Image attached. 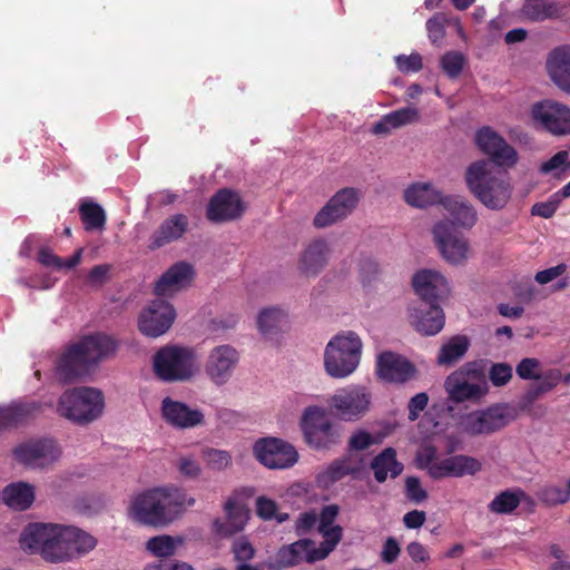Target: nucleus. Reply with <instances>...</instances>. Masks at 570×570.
<instances>
[{
	"mask_svg": "<svg viewBox=\"0 0 570 570\" xmlns=\"http://www.w3.org/2000/svg\"><path fill=\"white\" fill-rule=\"evenodd\" d=\"M244 212L245 204L238 193L222 188L210 197L206 217L209 222L219 224L238 219Z\"/></svg>",
	"mask_w": 570,
	"mask_h": 570,
	"instance_id": "dca6fc26",
	"label": "nucleus"
},
{
	"mask_svg": "<svg viewBox=\"0 0 570 570\" xmlns=\"http://www.w3.org/2000/svg\"><path fill=\"white\" fill-rule=\"evenodd\" d=\"M450 462L454 470V478L474 475L482 468V464L478 459L464 454L450 456Z\"/></svg>",
	"mask_w": 570,
	"mask_h": 570,
	"instance_id": "8fccbe9b",
	"label": "nucleus"
},
{
	"mask_svg": "<svg viewBox=\"0 0 570 570\" xmlns=\"http://www.w3.org/2000/svg\"><path fill=\"white\" fill-rule=\"evenodd\" d=\"M530 116L538 128L552 136L570 135V107L562 102L552 99L537 101L531 106Z\"/></svg>",
	"mask_w": 570,
	"mask_h": 570,
	"instance_id": "0eeeda50",
	"label": "nucleus"
},
{
	"mask_svg": "<svg viewBox=\"0 0 570 570\" xmlns=\"http://www.w3.org/2000/svg\"><path fill=\"white\" fill-rule=\"evenodd\" d=\"M163 417L167 423L179 429H189L204 422L202 411L190 409L187 404L165 397L161 402Z\"/></svg>",
	"mask_w": 570,
	"mask_h": 570,
	"instance_id": "393cba45",
	"label": "nucleus"
},
{
	"mask_svg": "<svg viewBox=\"0 0 570 570\" xmlns=\"http://www.w3.org/2000/svg\"><path fill=\"white\" fill-rule=\"evenodd\" d=\"M363 468V458L354 453H346L333 460L323 470L317 472L315 483L320 489H330L346 476H352L353 479L358 478Z\"/></svg>",
	"mask_w": 570,
	"mask_h": 570,
	"instance_id": "a211bd4d",
	"label": "nucleus"
},
{
	"mask_svg": "<svg viewBox=\"0 0 570 570\" xmlns=\"http://www.w3.org/2000/svg\"><path fill=\"white\" fill-rule=\"evenodd\" d=\"M514 419V411L510 405L497 403L462 415L460 428L471 436L490 435L508 426Z\"/></svg>",
	"mask_w": 570,
	"mask_h": 570,
	"instance_id": "423d86ee",
	"label": "nucleus"
},
{
	"mask_svg": "<svg viewBox=\"0 0 570 570\" xmlns=\"http://www.w3.org/2000/svg\"><path fill=\"white\" fill-rule=\"evenodd\" d=\"M66 528V525L55 524L51 533L53 539H49L47 547L42 550V558L46 561L57 563L70 560Z\"/></svg>",
	"mask_w": 570,
	"mask_h": 570,
	"instance_id": "58836bf2",
	"label": "nucleus"
},
{
	"mask_svg": "<svg viewBox=\"0 0 570 570\" xmlns=\"http://www.w3.org/2000/svg\"><path fill=\"white\" fill-rule=\"evenodd\" d=\"M340 513V507L337 504H327L324 505L317 514V530L322 534L323 538H327V535L338 534L340 540L343 537V528L338 524H334Z\"/></svg>",
	"mask_w": 570,
	"mask_h": 570,
	"instance_id": "a18cd8bd",
	"label": "nucleus"
},
{
	"mask_svg": "<svg viewBox=\"0 0 570 570\" xmlns=\"http://www.w3.org/2000/svg\"><path fill=\"white\" fill-rule=\"evenodd\" d=\"M445 196L431 183H414L404 190V200L416 208H426L436 204L443 205Z\"/></svg>",
	"mask_w": 570,
	"mask_h": 570,
	"instance_id": "f704fd0d",
	"label": "nucleus"
},
{
	"mask_svg": "<svg viewBox=\"0 0 570 570\" xmlns=\"http://www.w3.org/2000/svg\"><path fill=\"white\" fill-rule=\"evenodd\" d=\"M429 403V396L425 392H421L415 394L410 399L407 409H409V420L415 421L419 419L420 413L426 407Z\"/></svg>",
	"mask_w": 570,
	"mask_h": 570,
	"instance_id": "338daca9",
	"label": "nucleus"
},
{
	"mask_svg": "<svg viewBox=\"0 0 570 570\" xmlns=\"http://www.w3.org/2000/svg\"><path fill=\"white\" fill-rule=\"evenodd\" d=\"M406 497L416 503L428 498L426 491L421 487V482L415 476H409L405 480Z\"/></svg>",
	"mask_w": 570,
	"mask_h": 570,
	"instance_id": "69168bd1",
	"label": "nucleus"
},
{
	"mask_svg": "<svg viewBox=\"0 0 570 570\" xmlns=\"http://www.w3.org/2000/svg\"><path fill=\"white\" fill-rule=\"evenodd\" d=\"M566 13V7L556 0H525L521 8L523 18L531 22L560 19Z\"/></svg>",
	"mask_w": 570,
	"mask_h": 570,
	"instance_id": "7c9ffc66",
	"label": "nucleus"
},
{
	"mask_svg": "<svg viewBox=\"0 0 570 570\" xmlns=\"http://www.w3.org/2000/svg\"><path fill=\"white\" fill-rule=\"evenodd\" d=\"M261 333L265 336L283 331L287 325V314L277 307L263 309L257 318Z\"/></svg>",
	"mask_w": 570,
	"mask_h": 570,
	"instance_id": "a19ab883",
	"label": "nucleus"
},
{
	"mask_svg": "<svg viewBox=\"0 0 570 570\" xmlns=\"http://www.w3.org/2000/svg\"><path fill=\"white\" fill-rule=\"evenodd\" d=\"M444 209L451 216L453 226L471 229L478 222V213L473 205L460 196H445Z\"/></svg>",
	"mask_w": 570,
	"mask_h": 570,
	"instance_id": "72a5a7b5",
	"label": "nucleus"
},
{
	"mask_svg": "<svg viewBox=\"0 0 570 570\" xmlns=\"http://www.w3.org/2000/svg\"><path fill=\"white\" fill-rule=\"evenodd\" d=\"M411 325L423 335H435L444 327L445 316L440 304H423L409 308Z\"/></svg>",
	"mask_w": 570,
	"mask_h": 570,
	"instance_id": "412c9836",
	"label": "nucleus"
},
{
	"mask_svg": "<svg viewBox=\"0 0 570 570\" xmlns=\"http://www.w3.org/2000/svg\"><path fill=\"white\" fill-rule=\"evenodd\" d=\"M414 372V365L396 353L383 352L377 357V374L384 381L404 383Z\"/></svg>",
	"mask_w": 570,
	"mask_h": 570,
	"instance_id": "5701e85b",
	"label": "nucleus"
},
{
	"mask_svg": "<svg viewBox=\"0 0 570 570\" xmlns=\"http://www.w3.org/2000/svg\"><path fill=\"white\" fill-rule=\"evenodd\" d=\"M55 523L33 522L26 525L20 534V546L24 551L39 553L42 557V550L47 547Z\"/></svg>",
	"mask_w": 570,
	"mask_h": 570,
	"instance_id": "2f4dec72",
	"label": "nucleus"
},
{
	"mask_svg": "<svg viewBox=\"0 0 570 570\" xmlns=\"http://www.w3.org/2000/svg\"><path fill=\"white\" fill-rule=\"evenodd\" d=\"M204 458L208 466L217 471H222L232 464L230 454L224 450L208 449L204 452Z\"/></svg>",
	"mask_w": 570,
	"mask_h": 570,
	"instance_id": "6e6d98bb",
	"label": "nucleus"
},
{
	"mask_svg": "<svg viewBox=\"0 0 570 570\" xmlns=\"http://www.w3.org/2000/svg\"><path fill=\"white\" fill-rule=\"evenodd\" d=\"M38 402H12L0 405V431L17 429L35 419L40 411Z\"/></svg>",
	"mask_w": 570,
	"mask_h": 570,
	"instance_id": "cd10ccee",
	"label": "nucleus"
},
{
	"mask_svg": "<svg viewBox=\"0 0 570 570\" xmlns=\"http://www.w3.org/2000/svg\"><path fill=\"white\" fill-rule=\"evenodd\" d=\"M432 235L441 256L449 264L462 265L468 261L469 242L451 222H438L433 226Z\"/></svg>",
	"mask_w": 570,
	"mask_h": 570,
	"instance_id": "9d476101",
	"label": "nucleus"
},
{
	"mask_svg": "<svg viewBox=\"0 0 570 570\" xmlns=\"http://www.w3.org/2000/svg\"><path fill=\"white\" fill-rule=\"evenodd\" d=\"M371 469L379 483L386 481L390 473L391 478L399 476L403 471V464L396 460V451L393 448H386L379 453L371 462Z\"/></svg>",
	"mask_w": 570,
	"mask_h": 570,
	"instance_id": "4c0bfd02",
	"label": "nucleus"
},
{
	"mask_svg": "<svg viewBox=\"0 0 570 570\" xmlns=\"http://www.w3.org/2000/svg\"><path fill=\"white\" fill-rule=\"evenodd\" d=\"M371 399L365 387L352 385L337 391L331 399V406L342 420L354 421L368 411Z\"/></svg>",
	"mask_w": 570,
	"mask_h": 570,
	"instance_id": "ddd939ff",
	"label": "nucleus"
},
{
	"mask_svg": "<svg viewBox=\"0 0 570 570\" xmlns=\"http://www.w3.org/2000/svg\"><path fill=\"white\" fill-rule=\"evenodd\" d=\"M232 552L236 561L247 562L255 557L253 544L245 538L236 540L232 546Z\"/></svg>",
	"mask_w": 570,
	"mask_h": 570,
	"instance_id": "680f3d73",
	"label": "nucleus"
},
{
	"mask_svg": "<svg viewBox=\"0 0 570 570\" xmlns=\"http://www.w3.org/2000/svg\"><path fill=\"white\" fill-rule=\"evenodd\" d=\"M165 497L164 501L168 510L173 511V519L185 507H190L195 503V499L187 495V493L178 488H160Z\"/></svg>",
	"mask_w": 570,
	"mask_h": 570,
	"instance_id": "de8ad7c7",
	"label": "nucleus"
},
{
	"mask_svg": "<svg viewBox=\"0 0 570 570\" xmlns=\"http://www.w3.org/2000/svg\"><path fill=\"white\" fill-rule=\"evenodd\" d=\"M189 220L184 214H176L165 219L150 237V249L160 248L179 239L188 229Z\"/></svg>",
	"mask_w": 570,
	"mask_h": 570,
	"instance_id": "c756f323",
	"label": "nucleus"
},
{
	"mask_svg": "<svg viewBox=\"0 0 570 570\" xmlns=\"http://www.w3.org/2000/svg\"><path fill=\"white\" fill-rule=\"evenodd\" d=\"M488 376L494 386H503L512 379V366L508 363H492Z\"/></svg>",
	"mask_w": 570,
	"mask_h": 570,
	"instance_id": "5fc2aeb1",
	"label": "nucleus"
},
{
	"mask_svg": "<svg viewBox=\"0 0 570 570\" xmlns=\"http://www.w3.org/2000/svg\"><path fill=\"white\" fill-rule=\"evenodd\" d=\"M475 144L498 166L513 167L518 161L515 149L491 127H482L475 132Z\"/></svg>",
	"mask_w": 570,
	"mask_h": 570,
	"instance_id": "4468645a",
	"label": "nucleus"
},
{
	"mask_svg": "<svg viewBox=\"0 0 570 570\" xmlns=\"http://www.w3.org/2000/svg\"><path fill=\"white\" fill-rule=\"evenodd\" d=\"M420 118L419 110L415 107H404L384 115L373 125L372 131L375 135H386L392 129L413 124Z\"/></svg>",
	"mask_w": 570,
	"mask_h": 570,
	"instance_id": "e433bc0d",
	"label": "nucleus"
},
{
	"mask_svg": "<svg viewBox=\"0 0 570 570\" xmlns=\"http://www.w3.org/2000/svg\"><path fill=\"white\" fill-rule=\"evenodd\" d=\"M360 202L358 191L353 187H345L336 191L328 202L316 213L313 225L316 228H326L348 217Z\"/></svg>",
	"mask_w": 570,
	"mask_h": 570,
	"instance_id": "9b49d317",
	"label": "nucleus"
},
{
	"mask_svg": "<svg viewBox=\"0 0 570 570\" xmlns=\"http://www.w3.org/2000/svg\"><path fill=\"white\" fill-rule=\"evenodd\" d=\"M470 341L465 335H455L448 343L442 345L438 362L450 365L459 361L468 351Z\"/></svg>",
	"mask_w": 570,
	"mask_h": 570,
	"instance_id": "c03bdc74",
	"label": "nucleus"
},
{
	"mask_svg": "<svg viewBox=\"0 0 570 570\" xmlns=\"http://www.w3.org/2000/svg\"><path fill=\"white\" fill-rule=\"evenodd\" d=\"M14 459L23 466L43 470L53 465L61 456V449L52 439L29 440L13 449Z\"/></svg>",
	"mask_w": 570,
	"mask_h": 570,
	"instance_id": "6e6552de",
	"label": "nucleus"
},
{
	"mask_svg": "<svg viewBox=\"0 0 570 570\" xmlns=\"http://www.w3.org/2000/svg\"><path fill=\"white\" fill-rule=\"evenodd\" d=\"M455 372H462L463 376L473 384H484V387H489L487 382V367L483 361L469 362Z\"/></svg>",
	"mask_w": 570,
	"mask_h": 570,
	"instance_id": "864d4df0",
	"label": "nucleus"
},
{
	"mask_svg": "<svg viewBox=\"0 0 570 570\" xmlns=\"http://www.w3.org/2000/svg\"><path fill=\"white\" fill-rule=\"evenodd\" d=\"M540 363L537 358L525 357L515 367L517 375L522 380H537Z\"/></svg>",
	"mask_w": 570,
	"mask_h": 570,
	"instance_id": "e2e57ef3",
	"label": "nucleus"
},
{
	"mask_svg": "<svg viewBox=\"0 0 570 570\" xmlns=\"http://www.w3.org/2000/svg\"><path fill=\"white\" fill-rule=\"evenodd\" d=\"M375 443V439L371 433L364 430H358L354 432L347 443V453H353L354 451H363L368 449L372 444Z\"/></svg>",
	"mask_w": 570,
	"mask_h": 570,
	"instance_id": "052dcab7",
	"label": "nucleus"
},
{
	"mask_svg": "<svg viewBox=\"0 0 570 570\" xmlns=\"http://www.w3.org/2000/svg\"><path fill=\"white\" fill-rule=\"evenodd\" d=\"M238 361L239 354L233 346H216L208 355L206 374L215 384L223 385L232 377Z\"/></svg>",
	"mask_w": 570,
	"mask_h": 570,
	"instance_id": "aec40b11",
	"label": "nucleus"
},
{
	"mask_svg": "<svg viewBox=\"0 0 570 570\" xmlns=\"http://www.w3.org/2000/svg\"><path fill=\"white\" fill-rule=\"evenodd\" d=\"M79 215L87 232L101 230L106 225V213L104 208L91 200H83L79 205Z\"/></svg>",
	"mask_w": 570,
	"mask_h": 570,
	"instance_id": "ea45409f",
	"label": "nucleus"
},
{
	"mask_svg": "<svg viewBox=\"0 0 570 570\" xmlns=\"http://www.w3.org/2000/svg\"><path fill=\"white\" fill-rule=\"evenodd\" d=\"M194 268L187 262H178L170 266L156 282L154 292L157 296H171L191 285Z\"/></svg>",
	"mask_w": 570,
	"mask_h": 570,
	"instance_id": "4be33fe9",
	"label": "nucleus"
},
{
	"mask_svg": "<svg viewBox=\"0 0 570 570\" xmlns=\"http://www.w3.org/2000/svg\"><path fill=\"white\" fill-rule=\"evenodd\" d=\"M465 62V57L460 51H448L440 60L442 70L451 79H456L461 75Z\"/></svg>",
	"mask_w": 570,
	"mask_h": 570,
	"instance_id": "3c124183",
	"label": "nucleus"
},
{
	"mask_svg": "<svg viewBox=\"0 0 570 570\" xmlns=\"http://www.w3.org/2000/svg\"><path fill=\"white\" fill-rule=\"evenodd\" d=\"M305 443L316 451H330L341 442L338 429L320 406H308L301 419Z\"/></svg>",
	"mask_w": 570,
	"mask_h": 570,
	"instance_id": "39448f33",
	"label": "nucleus"
},
{
	"mask_svg": "<svg viewBox=\"0 0 570 570\" xmlns=\"http://www.w3.org/2000/svg\"><path fill=\"white\" fill-rule=\"evenodd\" d=\"M195 353L191 348L166 345L154 356V372L164 382H181L194 374Z\"/></svg>",
	"mask_w": 570,
	"mask_h": 570,
	"instance_id": "20e7f679",
	"label": "nucleus"
},
{
	"mask_svg": "<svg viewBox=\"0 0 570 570\" xmlns=\"http://www.w3.org/2000/svg\"><path fill=\"white\" fill-rule=\"evenodd\" d=\"M523 498L525 492L521 489L504 490L494 497L488 508L493 513L510 514L520 505Z\"/></svg>",
	"mask_w": 570,
	"mask_h": 570,
	"instance_id": "79ce46f5",
	"label": "nucleus"
},
{
	"mask_svg": "<svg viewBox=\"0 0 570 570\" xmlns=\"http://www.w3.org/2000/svg\"><path fill=\"white\" fill-rule=\"evenodd\" d=\"M395 63L403 73L417 72L423 68L422 56L417 52L409 56L400 55L395 58Z\"/></svg>",
	"mask_w": 570,
	"mask_h": 570,
	"instance_id": "bf43d9fd",
	"label": "nucleus"
},
{
	"mask_svg": "<svg viewBox=\"0 0 570 570\" xmlns=\"http://www.w3.org/2000/svg\"><path fill=\"white\" fill-rule=\"evenodd\" d=\"M313 546L311 539H299L291 544L282 546L273 558L266 562L268 570H283L292 568L302 561V553L309 547Z\"/></svg>",
	"mask_w": 570,
	"mask_h": 570,
	"instance_id": "473e14b6",
	"label": "nucleus"
},
{
	"mask_svg": "<svg viewBox=\"0 0 570 570\" xmlns=\"http://www.w3.org/2000/svg\"><path fill=\"white\" fill-rule=\"evenodd\" d=\"M567 492L566 488L563 489L554 484H547L537 492V495L544 504L557 505L569 501L570 495Z\"/></svg>",
	"mask_w": 570,
	"mask_h": 570,
	"instance_id": "603ef678",
	"label": "nucleus"
},
{
	"mask_svg": "<svg viewBox=\"0 0 570 570\" xmlns=\"http://www.w3.org/2000/svg\"><path fill=\"white\" fill-rule=\"evenodd\" d=\"M446 17L438 13L426 21L429 39L433 45H438L445 36Z\"/></svg>",
	"mask_w": 570,
	"mask_h": 570,
	"instance_id": "4d7b16f0",
	"label": "nucleus"
},
{
	"mask_svg": "<svg viewBox=\"0 0 570 570\" xmlns=\"http://www.w3.org/2000/svg\"><path fill=\"white\" fill-rule=\"evenodd\" d=\"M164 499L159 488L138 494L131 504L134 519L146 525H167L173 521V511L167 509Z\"/></svg>",
	"mask_w": 570,
	"mask_h": 570,
	"instance_id": "1a4fd4ad",
	"label": "nucleus"
},
{
	"mask_svg": "<svg viewBox=\"0 0 570 570\" xmlns=\"http://www.w3.org/2000/svg\"><path fill=\"white\" fill-rule=\"evenodd\" d=\"M1 499L8 507L18 511H26L35 501V488L23 481L13 482L3 489Z\"/></svg>",
	"mask_w": 570,
	"mask_h": 570,
	"instance_id": "c9c22d12",
	"label": "nucleus"
},
{
	"mask_svg": "<svg viewBox=\"0 0 570 570\" xmlns=\"http://www.w3.org/2000/svg\"><path fill=\"white\" fill-rule=\"evenodd\" d=\"M175 317L176 311L171 304L156 299L140 313L138 327L146 336L158 337L170 328Z\"/></svg>",
	"mask_w": 570,
	"mask_h": 570,
	"instance_id": "2eb2a0df",
	"label": "nucleus"
},
{
	"mask_svg": "<svg viewBox=\"0 0 570 570\" xmlns=\"http://www.w3.org/2000/svg\"><path fill=\"white\" fill-rule=\"evenodd\" d=\"M412 286L423 304H440L450 294L448 279L434 269L417 271L412 277Z\"/></svg>",
	"mask_w": 570,
	"mask_h": 570,
	"instance_id": "f3484780",
	"label": "nucleus"
},
{
	"mask_svg": "<svg viewBox=\"0 0 570 570\" xmlns=\"http://www.w3.org/2000/svg\"><path fill=\"white\" fill-rule=\"evenodd\" d=\"M56 376L62 383H72L90 374L92 366L89 364L77 343L68 346L57 360Z\"/></svg>",
	"mask_w": 570,
	"mask_h": 570,
	"instance_id": "6ab92c4d",
	"label": "nucleus"
},
{
	"mask_svg": "<svg viewBox=\"0 0 570 570\" xmlns=\"http://www.w3.org/2000/svg\"><path fill=\"white\" fill-rule=\"evenodd\" d=\"M569 153L567 150H560L556 153L549 160L544 161L540 166V173L549 174L556 169L562 168L568 165Z\"/></svg>",
	"mask_w": 570,
	"mask_h": 570,
	"instance_id": "774afa93",
	"label": "nucleus"
},
{
	"mask_svg": "<svg viewBox=\"0 0 570 570\" xmlns=\"http://www.w3.org/2000/svg\"><path fill=\"white\" fill-rule=\"evenodd\" d=\"M324 540L320 543L318 547L309 546L305 552V560L308 563H314L316 561L324 560L328 557V554L336 548L340 543L338 534L327 535V538H323Z\"/></svg>",
	"mask_w": 570,
	"mask_h": 570,
	"instance_id": "09e8293b",
	"label": "nucleus"
},
{
	"mask_svg": "<svg viewBox=\"0 0 570 570\" xmlns=\"http://www.w3.org/2000/svg\"><path fill=\"white\" fill-rule=\"evenodd\" d=\"M277 510L276 501L266 497H258L256 499V513L261 519L265 521L274 520Z\"/></svg>",
	"mask_w": 570,
	"mask_h": 570,
	"instance_id": "0e129e2a",
	"label": "nucleus"
},
{
	"mask_svg": "<svg viewBox=\"0 0 570 570\" xmlns=\"http://www.w3.org/2000/svg\"><path fill=\"white\" fill-rule=\"evenodd\" d=\"M66 535L69 546L70 559L89 552L97 544V541L92 535L76 527H67Z\"/></svg>",
	"mask_w": 570,
	"mask_h": 570,
	"instance_id": "37998d69",
	"label": "nucleus"
},
{
	"mask_svg": "<svg viewBox=\"0 0 570 570\" xmlns=\"http://www.w3.org/2000/svg\"><path fill=\"white\" fill-rule=\"evenodd\" d=\"M77 344L92 368L102 360L114 355L118 347L116 340L104 333L86 335Z\"/></svg>",
	"mask_w": 570,
	"mask_h": 570,
	"instance_id": "a878e982",
	"label": "nucleus"
},
{
	"mask_svg": "<svg viewBox=\"0 0 570 570\" xmlns=\"http://www.w3.org/2000/svg\"><path fill=\"white\" fill-rule=\"evenodd\" d=\"M547 68L553 83L570 95V46L554 48L548 57Z\"/></svg>",
	"mask_w": 570,
	"mask_h": 570,
	"instance_id": "c85d7f7f",
	"label": "nucleus"
},
{
	"mask_svg": "<svg viewBox=\"0 0 570 570\" xmlns=\"http://www.w3.org/2000/svg\"><path fill=\"white\" fill-rule=\"evenodd\" d=\"M317 521L318 517L315 510L302 512L295 521V533L298 537L308 534L316 525L318 527Z\"/></svg>",
	"mask_w": 570,
	"mask_h": 570,
	"instance_id": "13d9d810",
	"label": "nucleus"
},
{
	"mask_svg": "<svg viewBox=\"0 0 570 570\" xmlns=\"http://www.w3.org/2000/svg\"><path fill=\"white\" fill-rule=\"evenodd\" d=\"M362 341L353 331L335 335L326 345L324 366L328 375L343 379L358 366L362 355Z\"/></svg>",
	"mask_w": 570,
	"mask_h": 570,
	"instance_id": "f03ea898",
	"label": "nucleus"
},
{
	"mask_svg": "<svg viewBox=\"0 0 570 570\" xmlns=\"http://www.w3.org/2000/svg\"><path fill=\"white\" fill-rule=\"evenodd\" d=\"M181 544V538L161 534L150 538L146 543V548L156 557L168 558L174 556L177 548Z\"/></svg>",
	"mask_w": 570,
	"mask_h": 570,
	"instance_id": "49530a36",
	"label": "nucleus"
},
{
	"mask_svg": "<svg viewBox=\"0 0 570 570\" xmlns=\"http://www.w3.org/2000/svg\"><path fill=\"white\" fill-rule=\"evenodd\" d=\"M104 405V395L99 390L75 387L61 394L57 412L77 424H88L101 415Z\"/></svg>",
	"mask_w": 570,
	"mask_h": 570,
	"instance_id": "7ed1b4c3",
	"label": "nucleus"
},
{
	"mask_svg": "<svg viewBox=\"0 0 570 570\" xmlns=\"http://www.w3.org/2000/svg\"><path fill=\"white\" fill-rule=\"evenodd\" d=\"M449 400L461 403L464 401H479L489 392V387L476 385L466 380L462 372L451 373L444 383Z\"/></svg>",
	"mask_w": 570,
	"mask_h": 570,
	"instance_id": "bb28decb",
	"label": "nucleus"
},
{
	"mask_svg": "<svg viewBox=\"0 0 570 570\" xmlns=\"http://www.w3.org/2000/svg\"><path fill=\"white\" fill-rule=\"evenodd\" d=\"M331 249L324 238H315L304 248L299 261L298 269L307 277L317 276L327 265Z\"/></svg>",
	"mask_w": 570,
	"mask_h": 570,
	"instance_id": "b1692460",
	"label": "nucleus"
},
{
	"mask_svg": "<svg viewBox=\"0 0 570 570\" xmlns=\"http://www.w3.org/2000/svg\"><path fill=\"white\" fill-rule=\"evenodd\" d=\"M254 454L268 469H288L298 460L296 449L277 438H264L256 441Z\"/></svg>",
	"mask_w": 570,
	"mask_h": 570,
	"instance_id": "f8f14e48",
	"label": "nucleus"
},
{
	"mask_svg": "<svg viewBox=\"0 0 570 570\" xmlns=\"http://www.w3.org/2000/svg\"><path fill=\"white\" fill-rule=\"evenodd\" d=\"M465 183L474 197L492 210L504 208L512 195L508 174L493 171L487 160L474 161L466 168Z\"/></svg>",
	"mask_w": 570,
	"mask_h": 570,
	"instance_id": "f257e3e1",
	"label": "nucleus"
}]
</instances>
